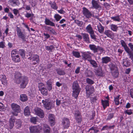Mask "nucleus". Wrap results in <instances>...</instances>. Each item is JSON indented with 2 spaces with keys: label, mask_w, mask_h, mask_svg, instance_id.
Instances as JSON below:
<instances>
[{
  "label": "nucleus",
  "mask_w": 133,
  "mask_h": 133,
  "mask_svg": "<svg viewBox=\"0 0 133 133\" xmlns=\"http://www.w3.org/2000/svg\"><path fill=\"white\" fill-rule=\"evenodd\" d=\"M16 83H20V88L24 89L25 88L28 83V79L27 77L25 76H21V75L19 74L18 76H16Z\"/></svg>",
  "instance_id": "obj_1"
},
{
  "label": "nucleus",
  "mask_w": 133,
  "mask_h": 133,
  "mask_svg": "<svg viewBox=\"0 0 133 133\" xmlns=\"http://www.w3.org/2000/svg\"><path fill=\"white\" fill-rule=\"evenodd\" d=\"M72 96L75 98L77 99L80 92L81 89L77 81L74 82L72 85Z\"/></svg>",
  "instance_id": "obj_2"
},
{
  "label": "nucleus",
  "mask_w": 133,
  "mask_h": 133,
  "mask_svg": "<svg viewBox=\"0 0 133 133\" xmlns=\"http://www.w3.org/2000/svg\"><path fill=\"white\" fill-rule=\"evenodd\" d=\"M11 56L12 60L16 63L20 62L21 60L20 56L18 54L17 51L16 49L13 50L11 53Z\"/></svg>",
  "instance_id": "obj_3"
},
{
  "label": "nucleus",
  "mask_w": 133,
  "mask_h": 133,
  "mask_svg": "<svg viewBox=\"0 0 133 133\" xmlns=\"http://www.w3.org/2000/svg\"><path fill=\"white\" fill-rule=\"evenodd\" d=\"M42 103L43 104L44 107L46 109L48 110L54 108L55 106L54 102H50L49 100L47 99L42 100Z\"/></svg>",
  "instance_id": "obj_4"
},
{
  "label": "nucleus",
  "mask_w": 133,
  "mask_h": 133,
  "mask_svg": "<svg viewBox=\"0 0 133 133\" xmlns=\"http://www.w3.org/2000/svg\"><path fill=\"white\" fill-rule=\"evenodd\" d=\"M11 106L13 110L12 113L13 115L17 116L18 113L21 111L20 106L15 103H12L11 104Z\"/></svg>",
  "instance_id": "obj_5"
},
{
  "label": "nucleus",
  "mask_w": 133,
  "mask_h": 133,
  "mask_svg": "<svg viewBox=\"0 0 133 133\" xmlns=\"http://www.w3.org/2000/svg\"><path fill=\"white\" fill-rule=\"evenodd\" d=\"M29 129L31 133H39L42 130V127L39 125L31 126Z\"/></svg>",
  "instance_id": "obj_6"
},
{
  "label": "nucleus",
  "mask_w": 133,
  "mask_h": 133,
  "mask_svg": "<svg viewBox=\"0 0 133 133\" xmlns=\"http://www.w3.org/2000/svg\"><path fill=\"white\" fill-rule=\"evenodd\" d=\"M110 67L112 75L115 77H117L118 75L117 67L114 64H111L110 65Z\"/></svg>",
  "instance_id": "obj_7"
},
{
  "label": "nucleus",
  "mask_w": 133,
  "mask_h": 133,
  "mask_svg": "<svg viewBox=\"0 0 133 133\" xmlns=\"http://www.w3.org/2000/svg\"><path fill=\"white\" fill-rule=\"evenodd\" d=\"M28 58L30 59L34 65H35L39 62V57L37 55H34L32 57H29Z\"/></svg>",
  "instance_id": "obj_8"
},
{
  "label": "nucleus",
  "mask_w": 133,
  "mask_h": 133,
  "mask_svg": "<svg viewBox=\"0 0 133 133\" xmlns=\"http://www.w3.org/2000/svg\"><path fill=\"white\" fill-rule=\"evenodd\" d=\"M87 96L89 97V96L92 94L94 91V87L92 86L87 85L85 88Z\"/></svg>",
  "instance_id": "obj_9"
},
{
  "label": "nucleus",
  "mask_w": 133,
  "mask_h": 133,
  "mask_svg": "<svg viewBox=\"0 0 133 133\" xmlns=\"http://www.w3.org/2000/svg\"><path fill=\"white\" fill-rule=\"evenodd\" d=\"M82 54V56L85 60L90 59L91 58L92 54L91 52L89 51L81 52Z\"/></svg>",
  "instance_id": "obj_10"
},
{
  "label": "nucleus",
  "mask_w": 133,
  "mask_h": 133,
  "mask_svg": "<svg viewBox=\"0 0 133 133\" xmlns=\"http://www.w3.org/2000/svg\"><path fill=\"white\" fill-rule=\"evenodd\" d=\"M35 113L40 118L44 117V114L42 110L39 108H36L34 109Z\"/></svg>",
  "instance_id": "obj_11"
},
{
  "label": "nucleus",
  "mask_w": 133,
  "mask_h": 133,
  "mask_svg": "<svg viewBox=\"0 0 133 133\" xmlns=\"http://www.w3.org/2000/svg\"><path fill=\"white\" fill-rule=\"evenodd\" d=\"M70 122L69 119L68 118H64L63 119L62 122V125L64 128H68Z\"/></svg>",
  "instance_id": "obj_12"
},
{
  "label": "nucleus",
  "mask_w": 133,
  "mask_h": 133,
  "mask_svg": "<svg viewBox=\"0 0 133 133\" xmlns=\"http://www.w3.org/2000/svg\"><path fill=\"white\" fill-rule=\"evenodd\" d=\"M49 121L50 122L51 126L54 125L55 123V116L52 114H49L48 116Z\"/></svg>",
  "instance_id": "obj_13"
},
{
  "label": "nucleus",
  "mask_w": 133,
  "mask_h": 133,
  "mask_svg": "<svg viewBox=\"0 0 133 133\" xmlns=\"http://www.w3.org/2000/svg\"><path fill=\"white\" fill-rule=\"evenodd\" d=\"M18 36L19 38L23 39H24L25 38V34L21 31V30L18 28H17L16 30Z\"/></svg>",
  "instance_id": "obj_14"
},
{
  "label": "nucleus",
  "mask_w": 133,
  "mask_h": 133,
  "mask_svg": "<svg viewBox=\"0 0 133 133\" xmlns=\"http://www.w3.org/2000/svg\"><path fill=\"white\" fill-rule=\"evenodd\" d=\"M83 13L84 15L88 18L90 17L91 16V14L89 11L85 7L83 8Z\"/></svg>",
  "instance_id": "obj_15"
},
{
  "label": "nucleus",
  "mask_w": 133,
  "mask_h": 133,
  "mask_svg": "<svg viewBox=\"0 0 133 133\" xmlns=\"http://www.w3.org/2000/svg\"><path fill=\"white\" fill-rule=\"evenodd\" d=\"M9 4L12 6H15L18 5L20 4L18 0H9L8 1Z\"/></svg>",
  "instance_id": "obj_16"
},
{
  "label": "nucleus",
  "mask_w": 133,
  "mask_h": 133,
  "mask_svg": "<svg viewBox=\"0 0 133 133\" xmlns=\"http://www.w3.org/2000/svg\"><path fill=\"white\" fill-rule=\"evenodd\" d=\"M75 116L76 119L79 123L81 121V117L80 113L79 112L78 110L75 111Z\"/></svg>",
  "instance_id": "obj_17"
},
{
  "label": "nucleus",
  "mask_w": 133,
  "mask_h": 133,
  "mask_svg": "<svg viewBox=\"0 0 133 133\" xmlns=\"http://www.w3.org/2000/svg\"><path fill=\"white\" fill-rule=\"evenodd\" d=\"M15 121V118L12 116L10 119L9 127L10 129H11L14 127Z\"/></svg>",
  "instance_id": "obj_18"
},
{
  "label": "nucleus",
  "mask_w": 133,
  "mask_h": 133,
  "mask_svg": "<svg viewBox=\"0 0 133 133\" xmlns=\"http://www.w3.org/2000/svg\"><path fill=\"white\" fill-rule=\"evenodd\" d=\"M43 127L44 133H50V128L49 126L46 124H44L42 125Z\"/></svg>",
  "instance_id": "obj_19"
},
{
  "label": "nucleus",
  "mask_w": 133,
  "mask_h": 133,
  "mask_svg": "<svg viewBox=\"0 0 133 133\" xmlns=\"http://www.w3.org/2000/svg\"><path fill=\"white\" fill-rule=\"evenodd\" d=\"M120 42L122 46L123 47L125 51L126 52L128 51L129 49L127 46L125 42L123 40H121Z\"/></svg>",
  "instance_id": "obj_20"
},
{
  "label": "nucleus",
  "mask_w": 133,
  "mask_h": 133,
  "mask_svg": "<svg viewBox=\"0 0 133 133\" xmlns=\"http://www.w3.org/2000/svg\"><path fill=\"white\" fill-rule=\"evenodd\" d=\"M92 7L96 9H97L100 7L99 5L96 1L92 0L91 1Z\"/></svg>",
  "instance_id": "obj_21"
},
{
  "label": "nucleus",
  "mask_w": 133,
  "mask_h": 133,
  "mask_svg": "<svg viewBox=\"0 0 133 133\" xmlns=\"http://www.w3.org/2000/svg\"><path fill=\"white\" fill-rule=\"evenodd\" d=\"M1 80L2 83L4 85L6 86L7 84V81L6 79V76L4 75H2L1 76Z\"/></svg>",
  "instance_id": "obj_22"
},
{
  "label": "nucleus",
  "mask_w": 133,
  "mask_h": 133,
  "mask_svg": "<svg viewBox=\"0 0 133 133\" xmlns=\"http://www.w3.org/2000/svg\"><path fill=\"white\" fill-rule=\"evenodd\" d=\"M84 41L87 43L89 42V36L88 34L87 33H82Z\"/></svg>",
  "instance_id": "obj_23"
},
{
  "label": "nucleus",
  "mask_w": 133,
  "mask_h": 133,
  "mask_svg": "<svg viewBox=\"0 0 133 133\" xmlns=\"http://www.w3.org/2000/svg\"><path fill=\"white\" fill-rule=\"evenodd\" d=\"M20 99L22 102H25L28 99V97L25 94H21L20 96Z\"/></svg>",
  "instance_id": "obj_24"
},
{
  "label": "nucleus",
  "mask_w": 133,
  "mask_h": 133,
  "mask_svg": "<svg viewBox=\"0 0 133 133\" xmlns=\"http://www.w3.org/2000/svg\"><path fill=\"white\" fill-rule=\"evenodd\" d=\"M102 60L103 63L107 64L110 61L111 59L110 57L106 56L102 58Z\"/></svg>",
  "instance_id": "obj_25"
},
{
  "label": "nucleus",
  "mask_w": 133,
  "mask_h": 133,
  "mask_svg": "<svg viewBox=\"0 0 133 133\" xmlns=\"http://www.w3.org/2000/svg\"><path fill=\"white\" fill-rule=\"evenodd\" d=\"M45 24L47 25H49L51 26H55V23L51 21L49 19L46 18L45 19Z\"/></svg>",
  "instance_id": "obj_26"
},
{
  "label": "nucleus",
  "mask_w": 133,
  "mask_h": 133,
  "mask_svg": "<svg viewBox=\"0 0 133 133\" xmlns=\"http://www.w3.org/2000/svg\"><path fill=\"white\" fill-rule=\"evenodd\" d=\"M104 34L108 37L110 38L113 35V33L110 30H105L104 31Z\"/></svg>",
  "instance_id": "obj_27"
},
{
  "label": "nucleus",
  "mask_w": 133,
  "mask_h": 133,
  "mask_svg": "<svg viewBox=\"0 0 133 133\" xmlns=\"http://www.w3.org/2000/svg\"><path fill=\"white\" fill-rule=\"evenodd\" d=\"M89 47L91 50L93 51L94 52H97L98 46H96L94 45L90 44L89 45Z\"/></svg>",
  "instance_id": "obj_28"
},
{
  "label": "nucleus",
  "mask_w": 133,
  "mask_h": 133,
  "mask_svg": "<svg viewBox=\"0 0 133 133\" xmlns=\"http://www.w3.org/2000/svg\"><path fill=\"white\" fill-rule=\"evenodd\" d=\"M87 32L90 33L94 31L91 25L89 24L85 28Z\"/></svg>",
  "instance_id": "obj_29"
},
{
  "label": "nucleus",
  "mask_w": 133,
  "mask_h": 133,
  "mask_svg": "<svg viewBox=\"0 0 133 133\" xmlns=\"http://www.w3.org/2000/svg\"><path fill=\"white\" fill-rule=\"evenodd\" d=\"M97 28L98 29V31L100 33L102 34L104 32V28L102 25L99 24L97 26Z\"/></svg>",
  "instance_id": "obj_30"
},
{
  "label": "nucleus",
  "mask_w": 133,
  "mask_h": 133,
  "mask_svg": "<svg viewBox=\"0 0 133 133\" xmlns=\"http://www.w3.org/2000/svg\"><path fill=\"white\" fill-rule=\"evenodd\" d=\"M96 74L98 76H104V74L101 69H97L95 71Z\"/></svg>",
  "instance_id": "obj_31"
},
{
  "label": "nucleus",
  "mask_w": 133,
  "mask_h": 133,
  "mask_svg": "<svg viewBox=\"0 0 133 133\" xmlns=\"http://www.w3.org/2000/svg\"><path fill=\"white\" fill-rule=\"evenodd\" d=\"M51 7L54 10H56L58 8V6L55 2H50L49 3Z\"/></svg>",
  "instance_id": "obj_32"
},
{
  "label": "nucleus",
  "mask_w": 133,
  "mask_h": 133,
  "mask_svg": "<svg viewBox=\"0 0 133 133\" xmlns=\"http://www.w3.org/2000/svg\"><path fill=\"white\" fill-rule=\"evenodd\" d=\"M108 102V100L104 101L103 100H101L102 104L104 109L107 107L109 106Z\"/></svg>",
  "instance_id": "obj_33"
},
{
  "label": "nucleus",
  "mask_w": 133,
  "mask_h": 133,
  "mask_svg": "<svg viewBox=\"0 0 133 133\" xmlns=\"http://www.w3.org/2000/svg\"><path fill=\"white\" fill-rule=\"evenodd\" d=\"M24 114L25 116H28L30 115L29 108L28 106H27L25 108L24 111Z\"/></svg>",
  "instance_id": "obj_34"
},
{
  "label": "nucleus",
  "mask_w": 133,
  "mask_h": 133,
  "mask_svg": "<svg viewBox=\"0 0 133 133\" xmlns=\"http://www.w3.org/2000/svg\"><path fill=\"white\" fill-rule=\"evenodd\" d=\"M88 61L90 62L91 64L92 65L93 67H96L97 66V64L96 62L92 59H88Z\"/></svg>",
  "instance_id": "obj_35"
},
{
  "label": "nucleus",
  "mask_w": 133,
  "mask_h": 133,
  "mask_svg": "<svg viewBox=\"0 0 133 133\" xmlns=\"http://www.w3.org/2000/svg\"><path fill=\"white\" fill-rule=\"evenodd\" d=\"M111 29L114 31H116L118 27L116 25L112 24L110 25Z\"/></svg>",
  "instance_id": "obj_36"
},
{
  "label": "nucleus",
  "mask_w": 133,
  "mask_h": 133,
  "mask_svg": "<svg viewBox=\"0 0 133 133\" xmlns=\"http://www.w3.org/2000/svg\"><path fill=\"white\" fill-rule=\"evenodd\" d=\"M119 96L120 95H119L114 98V101L116 104L117 105H118L119 103Z\"/></svg>",
  "instance_id": "obj_37"
},
{
  "label": "nucleus",
  "mask_w": 133,
  "mask_h": 133,
  "mask_svg": "<svg viewBox=\"0 0 133 133\" xmlns=\"http://www.w3.org/2000/svg\"><path fill=\"white\" fill-rule=\"evenodd\" d=\"M41 93L44 96H46L48 94L47 90L45 88L40 90Z\"/></svg>",
  "instance_id": "obj_38"
},
{
  "label": "nucleus",
  "mask_w": 133,
  "mask_h": 133,
  "mask_svg": "<svg viewBox=\"0 0 133 133\" xmlns=\"http://www.w3.org/2000/svg\"><path fill=\"white\" fill-rule=\"evenodd\" d=\"M54 17L57 22L58 21L62 18V16L58 14H55Z\"/></svg>",
  "instance_id": "obj_39"
},
{
  "label": "nucleus",
  "mask_w": 133,
  "mask_h": 133,
  "mask_svg": "<svg viewBox=\"0 0 133 133\" xmlns=\"http://www.w3.org/2000/svg\"><path fill=\"white\" fill-rule=\"evenodd\" d=\"M16 125L17 128H19L21 127V122L20 119L17 120Z\"/></svg>",
  "instance_id": "obj_40"
},
{
  "label": "nucleus",
  "mask_w": 133,
  "mask_h": 133,
  "mask_svg": "<svg viewBox=\"0 0 133 133\" xmlns=\"http://www.w3.org/2000/svg\"><path fill=\"white\" fill-rule=\"evenodd\" d=\"M19 53L22 58L25 57V51L23 50H19Z\"/></svg>",
  "instance_id": "obj_41"
},
{
  "label": "nucleus",
  "mask_w": 133,
  "mask_h": 133,
  "mask_svg": "<svg viewBox=\"0 0 133 133\" xmlns=\"http://www.w3.org/2000/svg\"><path fill=\"white\" fill-rule=\"evenodd\" d=\"M111 19L113 21H119L120 19L119 17V16L118 15L117 16L111 17Z\"/></svg>",
  "instance_id": "obj_42"
},
{
  "label": "nucleus",
  "mask_w": 133,
  "mask_h": 133,
  "mask_svg": "<svg viewBox=\"0 0 133 133\" xmlns=\"http://www.w3.org/2000/svg\"><path fill=\"white\" fill-rule=\"evenodd\" d=\"M123 65L125 66H128L129 65V62L127 59H124L123 61Z\"/></svg>",
  "instance_id": "obj_43"
},
{
  "label": "nucleus",
  "mask_w": 133,
  "mask_h": 133,
  "mask_svg": "<svg viewBox=\"0 0 133 133\" xmlns=\"http://www.w3.org/2000/svg\"><path fill=\"white\" fill-rule=\"evenodd\" d=\"M72 53L73 55L77 58H78L80 57V53L78 52L73 51Z\"/></svg>",
  "instance_id": "obj_44"
},
{
  "label": "nucleus",
  "mask_w": 133,
  "mask_h": 133,
  "mask_svg": "<svg viewBox=\"0 0 133 133\" xmlns=\"http://www.w3.org/2000/svg\"><path fill=\"white\" fill-rule=\"evenodd\" d=\"M57 73L60 75H64L65 74V73L64 70H58L57 71Z\"/></svg>",
  "instance_id": "obj_45"
},
{
  "label": "nucleus",
  "mask_w": 133,
  "mask_h": 133,
  "mask_svg": "<svg viewBox=\"0 0 133 133\" xmlns=\"http://www.w3.org/2000/svg\"><path fill=\"white\" fill-rule=\"evenodd\" d=\"M75 22L79 26H81L83 25V22L82 21H79L78 20H75Z\"/></svg>",
  "instance_id": "obj_46"
},
{
  "label": "nucleus",
  "mask_w": 133,
  "mask_h": 133,
  "mask_svg": "<svg viewBox=\"0 0 133 133\" xmlns=\"http://www.w3.org/2000/svg\"><path fill=\"white\" fill-rule=\"evenodd\" d=\"M37 117H33L30 118V121L31 122L34 123L35 124L37 122V119L38 118Z\"/></svg>",
  "instance_id": "obj_47"
},
{
  "label": "nucleus",
  "mask_w": 133,
  "mask_h": 133,
  "mask_svg": "<svg viewBox=\"0 0 133 133\" xmlns=\"http://www.w3.org/2000/svg\"><path fill=\"white\" fill-rule=\"evenodd\" d=\"M38 87L39 90L44 88H45V86L44 84L42 83H40L38 84Z\"/></svg>",
  "instance_id": "obj_48"
},
{
  "label": "nucleus",
  "mask_w": 133,
  "mask_h": 133,
  "mask_svg": "<svg viewBox=\"0 0 133 133\" xmlns=\"http://www.w3.org/2000/svg\"><path fill=\"white\" fill-rule=\"evenodd\" d=\"M90 35L91 38L93 39H96V35L94 34V31L89 33Z\"/></svg>",
  "instance_id": "obj_49"
},
{
  "label": "nucleus",
  "mask_w": 133,
  "mask_h": 133,
  "mask_svg": "<svg viewBox=\"0 0 133 133\" xmlns=\"http://www.w3.org/2000/svg\"><path fill=\"white\" fill-rule=\"evenodd\" d=\"M54 48V47L53 45H50V46H46V49L47 50L49 51H51Z\"/></svg>",
  "instance_id": "obj_50"
},
{
  "label": "nucleus",
  "mask_w": 133,
  "mask_h": 133,
  "mask_svg": "<svg viewBox=\"0 0 133 133\" xmlns=\"http://www.w3.org/2000/svg\"><path fill=\"white\" fill-rule=\"evenodd\" d=\"M5 43L4 41L0 42V48H4L5 47Z\"/></svg>",
  "instance_id": "obj_51"
},
{
  "label": "nucleus",
  "mask_w": 133,
  "mask_h": 133,
  "mask_svg": "<svg viewBox=\"0 0 133 133\" xmlns=\"http://www.w3.org/2000/svg\"><path fill=\"white\" fill-rule=\"evenodd\" d=\"M87 82L89 84H94V81L89 78H88L86 79Z\"/></svg>",
  "instance_id": "obj_52"
},
{
  "label": "nucleus",
  "mask_w": 133,
  "mask_h": 133,
  "mask_svg": "<svg viewBox=\"0 0 133 133\" xmlns=\"http://www.w3.org/2000/svg\"><path fill=\"white\" fill-rule=\"evenodd\" d=\"M124 112L126 114L130 115L132 114V112L131 110H125L124 111Z\"/></svg>",
  "instance_id": "obj_53"
},
{
  "label": "nucleus",
  "mask_w": 133,
  "mask_h": 133,
  "mask_svg": "<svg viewBox=\"0 0 133 133\" xmlns=\"http://www.w3.org/2000/svg\"><path fill=\"white\" fill-rule=\"evenodd\" d=\"M97 48V52L99 51L101 54L102 53V52H103L104 51V49L100 46H98V48Z\"/></svg>",
  "instance_id": "obj_54"
},
{
  "label": "nucleus",
  "mask_w": 133,
  "mask_h": 133,
  "mask_svg": "<svg viewBox=\"0 0 133 133\" xmlns=\"http://www.w3.org/2000/svg\"><path fill=\"white\" fill-rule=\"evenodd\" d=\"M113 116V114H111L109 115L107 118L106 120H109L112 118Z\"/></svg>",
  "instance_id": "obj_55"
},
{
  "label": "nucleus",
  "mask_w": 133,
  "mask_h": 133,
  "mask_svg": "<svg viewBox=\"0 0 133 133\" xmlns=\"http://www.w3.org/2000/svg\"><path fill=\"white\" fill-rule=\"evenodd\" d=\"M126 52L129 55L130 57L133 58V52H131L130 51V49L128 50V51H127Z\"/></svg>",
  "instance_id": "obj_56"
},
{
  "label": "nucleus",
  "mask_w": 133,
  "mask_h": 133,
  "mask_svg": "<svg viewBox=\"0 0 133 133\" xmlns=\"http://www.w3.org/2000/svg\"><path fill=\"white\" fill-rule=\"evenodd\" d=\"M13 11L14 14L15 15H17L19 13L18 10L16 9H14L13 10Z\"/></svg>",
  "instance_id": "obj_57"
},
{
  "label": "nucleus",
  "mask_w": 133,
  "mask_h": 133,
  "mask_svg": "<svg viewBox=\"0 0 133 133\" xmlns=\"http://www.w3.org/2000/svg\"><path fill=\"white\" fill-rule=\"evenodd\" d=\"M130 94L131 97L133 98V88L130 89Z\"/></svg>",
  "instance_id": "obj_58"
},
{
  "label": "nucleus",
  "mask_w": 133,
  "mask_h": 133,
  "mask_svg": "<svg viewBox=\"0 0 133 133\" xmlns=\"http://www.w3.org/2000/svg\"><path fill=\"white\" fill-rule=\"evenodd\" d=\"M4 107V105L2 103L0 102V111L3 110Z\"/></svg>",
  "instance_id": "obj_59"
},
{
  "label": "nucleus",
  "mask_w": 133,
  "mask_h": 133,
  "mask_svg": "<svg viewBox=\"0 0 133 133\" xmlns=\"http://www.w3.org/2000/svg\"><path fill=\"white\" fill-rule=\"evenodd\" d=\"M33 16V14H29L28 13H27L25 15V17L27 18H29L31 16Z\"/></svg>",
  "instance_id": "obj_60"
},
{
  "label": "nucleus",
  "mask_w": 133,
  "mask_h": 133,
  "mask_svg": "<svg viewBox=\"0 0 133 133\" xmlns=\"http://www.w3.org/2000/svg\"><path fill=\"white\" fill-rule=\"evenodd\" d=\"M64 103L65 105L68 106V105L70 104L71 102L69 100H68L66 102H64Z\"/></svg>",
  "instance_id": "obj_61"
},
{
  "label": "nucleus",
  "mask_w": 133,
  "mask_h": 133,
  "mask_svg": "<svg viewBox=\"0 0 133 133\" xmlns=\"http://www.w3.org/2000/svg\"><path fill=\"white\" fill-rule=\"evenodd\" d=\"M57 11L58 13L61 14H64L65 12V11L62 9L58 10Z\"/></svg>",
  "instance_id": "obj_62"
},
{
  "label": "nucleus",
  "mask_w": 133,
  "mask_h": 133,
  "mask_svg": "<svg viewBox=\"0 0 133 133\" xmlns=\"http://www.w3.org/2000/svg\"><path fill=\"white\" fill-rule=\"evenodd\" d=\"M43 35L46 39H48L50 37V35L48 34L44 33Z\"/></svg>",
  "instance_id": "obj_63"
},
{
  "label": "nucleus",
  "mask_w": 133,
  "mask_h": 133,
  "mask_svg": "<svg viewBox=\"0 0 133 133\" xmlns=\"http://www.w3.org/2000/svg\"><path fill=\"white\" fill-rule=\"evenodd\" d=\"M128 46L130 47L131 50L133 51V45L131 43H129L128 44Z\"/></svg>",
  "instance_id": "obj_64"
}]
</instances>
